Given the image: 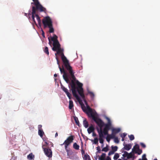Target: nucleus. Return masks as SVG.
I'll list each match as a JSON object with an SVG mask.
<instances>
[{
	"label": "nucleus",
	"instance_id": "42",
	"mask_svg": "<svg viewBox=\"0 0 160 160\" xmlns=\"http://www.w3.org/2000/svg\"><path fill=\"white\" fill-rule=\"evenodd\" d=\"M67 158L72 160H74L76 159V157L75 155H73L72 156H69L68 157H67Z\"/></svg>",
	"mask_w": 160,
	"mask_h": 160
},
{
	"label": "nucleus",
	"instance_id": "5",
	"mask_svg": "<svg viewBox=\"0 0 160 160\" xmlns=\"http://www.w3.org/2000/svg\"><path fill=\"white\" fill-rule=\"evenodd\" d=\"M31 4L34 5V6H32V11L33 7L34 8V9L36 11H38L40 12H45L46 11V9L42 6L39 1H38L37 2L35 1L31 3Z\"/></svg>",
	"mask_w": 160,
	"mask_h": 160
},
{
	"label": "nucleus",
	"instance_id": "62",
	"mask_svg": "<svg viewBox=\"0 0 160 160\" xmlns=\"http://www.w3.org/2000/svg\"><path fill=\"white\" fill-rule=\"evenodd\" d=\"M142 160H143V159L146 158V154H143L142 156Z\"/></svg>",
	"mask_w": 160,
	"mask_h": 160
},
{
	"label": "nucleus",
	"instance_id": "50",
	"mask_svg": "<svg viewBox=\"0 0 160 160\" xmlns=\"http://www.w3.org/2000/svg\"><path fill=\"white\" fill-rule=\"evenodd\" d=\"M81 143H82V146H81L82 149L81 150V152L82 155H83V154H84L85 153V151L82 149L83 144H82V142Z\"/></svg>",
	"mask_w": 160,
	"mask_h": 160
},
{
	"label": "nucleus",
	"instance_id": "63",
	"mask_svg": "<svg viewBox=\"0 0 160 160\" xmlns=\"http://www.w3.org/2000/svg\"><path fill=\"white\" fill-rule=\"evenodd\" d=\"M106 160H111V158L109 156H107Z\"/></svg>",
	"mask_w": 160,
	"mask_h": 160
},
{
	"label": "nucleus",
	"instance_id": "17",
	"mask_svg": "<svg viewBox=\"0 0 160 160\" xmlns=\"http://www.w3.org/2000/svg\"><path fill=\"white\" fill-rule=\"evenodd\" d=\"M42 139L45 143V145H42V146H43V147L45 146L46 147V148H49L50 146L51 147H53V144L52 142H48L47 141L44 139L43 138H42Z\"/></svg>",
	"mask_w": 160,
	"mask_h": 160
},
{
	"label": "nucleus",
	"instance_id": "38",
	"mask_svg": "<svg viewBox=\"0 0 160 160\" xmlns=\"http://www.w3.org/2000/svg\"><path fill=\"white\" fill-rule=\"evenodd\" d=\"M44 52L47 54L48 55L49 54V52L48 51V49L47 47H45L44 49Z\"/></svg>",
	"mask_w": 160,
	"mask_h": 160
},
{
	"label": "nucleus",
	"instance_id": "60",
	"mask_svg": "<svg viewBox=\"0 0 160 160\" xmlns=\"http://www.w3.org/2000/svg\"><path fill=\"white\" fill-rule=\"evenodd\" d=\"M31 15H29V16H28V17H27V18H28V19L29 20V21L30 22V23H31V22H30V20H31V19H32V18H31V16H31Z\"/></svg>",
	"mask_w": 160,
	"mask_h": 160
},
{
	"label": "nucleus",
	"instance_id": "13",
	"mask_svg": "<svg viewBox=\"0 0 160 160\" xmlns=\"http://www.w3.org/2000/svg\"><path fill=\"white\" fill-rule=\"evenodd\" d=\"M60 84L61 88L65 93L68 98L69 99H71L72 98L71 94L69 92L68 90L62 84L61 82Z\"/></svg>",
	"mask_w": 160,
	"mask_h": 160
},
{
	"label": "nucleus",
	"instance_id": "37",
	"mask_svg": "<svg viewBox=\"0 0 160 160\" xmlns=\"http://www.w3.org/2000/svg\"><path fill=\"white\" fill-rule=\"evenodd\" d=\"M113 139H114V141L115 143H119V140L118 137H116L115 136H114V138Z\"/></svg>",
	"mask_w": 160,
	"mask_h": 160
},
{
	"label": "nucleus",
	"instance_id": "33",
	"mask_svg": "<svg viewBox=\"0 0 160 160\" xmlns=\"http://www.w3.org/2000/svg\"><path fill=\"white\" fill-rule=\"evenodd\" d=\"M83 158L84 160H91L90 156L87 153L84 155Z\"/></svg>",
	"mask_w": 160,
	"mask_h": 160
},
{
	"label": "nucleus",
	"instance_id": "30",
	"mask_svg": "<svg viewBox=\"0 0 160 160\" xmlns=\"http://www.w3.org/2000/svg\"><path fill=\"white\" fill-rule=\"evenodd\" d=\"M114 135L112 136V137L108 136L106 137H103V138H104L106 139V141L108 142H109L111 139H113L114 138Z\"/></svg>",
	"mask_w": 160,
	"mask_h": 160
},
{
	"label": "nucleus",
	"instance_id": "27",
	"mask_svg": "<svg viewBox=\"0 0 160 160\" xmlns=\"http://www.w3.org/2000/svg\"><path fill=\"white\" fill-rule=\"evenodd\" d=\"M34 155L32 153L29 154L27 156V158L30 160H34Z\"/></svg>",
	"mask_w": 160,
	"mask_h": 160
},
{
	"label": "nucleus",
	"instance_id": "61",
	"mask_svg": "<svg viewBox=\"0 0 160 160\" xmlns=\"http://www.w3.org/2000/svg\"><path fill=\"white\" fill-rule=\"evenodd\" d=\"M42 125H39L38 126V130L39 129H42Z\"/></svg>",
	"mask_w": 160,
	"mask_h": 160
},
{
	"label": "nucleus",
	"instance_id": "21",
	"mask_svg": "<svg viewBox=\"0 0 160 160\" xmlns=\"http://www.w3.org/2000/svg\"><path fill=\"white\" fill-rule=\"evenodd\" d=\"M132 145L131 143H128L125 145L124 147L122 148V149L125 150L127 151H129L132 148Z\"/></svg>",
	"mask_w": 160,
	"mask_h": 160
},
{
	"label": "nucleus",
	"instance_id": "29",
	"mask_svg": "<svg viewBox=\"0 0 160 160\" xmlns=\"http://www.w3.org/2000/svg\"><path fill=\"white\" fill-rule=\"evenodd\" d=\"M44 133L42 129H39L38 130V134L42 138Z\"/></svg>",
	"mask_w": 160,
	"mask_h": 160
},
{
	"label": "nucleus",
	"instance_id": "11",
	"mask_svg": "<svg viewBox=\"0 0 160 160\" xmlns=\"http://www.w3.org/2000/svg\"><path fill=\"white\" fill-rule=\"evenodd\" d=\"M56 59L57 60V64L58 65V67L60 70V71L61 74L63 73V74L62 75H64V76H66L68 78V73L65 71L64 69L65 68L63 66V67L62 68H61L59 65L58 59L57 56H56Z\"/></svg>",
	"mask_w": 160,
	"mask_h": 160
},
{
	"label": "nucleus",
	"instance_id": "23",
	"mask_svg": "<svg viewBox=\"0 0 160 160\" xmlns=\"http://www.w3.org/2000/svg\"><path fill=\"white\" fill-rule=\"evenodd\" d=\"M69 102V109L70 110H72V109H73L74 106L73 101L72 100L70 99Z\"/></svg>",
	"mask_w": 160,
	"mask_h": 160
},
{
	"label": "nucleus",
	"instance_id": "12",
	"mask_svg": "<svg viewBox=\"0 0 160 160\" xmlns=\"http://www.w3.org/2000/svg\"><path fill=\"white\" fill-rule=\"evenodd\" d=\"M66 69L68 72L72 79V80H74L75 81V82H76L78 80L76 79L74 76V72L72 69V67H71V68H69Z\"/></svg>",
	"mask_w": 160,
	"mask_h": 160
},
{
	"label": "nucleus",
	"instance_id": "8",
	"mask_svg": "<svg viewBox=\"0 0 160 160\" xmlns=\"http://www.w3.org/2000/svg\"><path fill=\"white\" fill-rule=\"evenodd\" d=\"M110 129H108V128H105V127L103 129V131H102L101 129H99L98 128H97V132L99 134H101L103 136L106 137L108 136L112 137V135L111 134H109L108 133V131Z\"/></svg>",
	"mask_w": 160,
	"mask_h": 160
},
{
	"label": "nucleus",
	"instance_id": "24",
	"mask_svg": "<svg viewBox=\"0 0 160 160\" xmlns=\"http://www.w3.org/2000/svg\"><path fill=\"white\" fill-rule=\"evenodd\" d=\"M99 139H98V140L99 141V142L100 143H104V140L103 138V137L101 134H100L99 133Z\"/></svg>",
	"mask_w": 160,
	"mask_h": 160
},
{
	"label": "nucleus",
	"instance_id": "31",
	"mask_svg": "<svg viewBox=\"0 0 160 160\" xmlns=\"http://www.w3.org/2000/svg\"><path fill=\"white\" fill-rule=\"evenodd\" d=\"M109 146L107 144L105 147H103L102 148V151L105 152H107L109 150Z\"/></svg>",
	"mask_w": 160,
	"mask_h": 160
},
{
	"label": "nucleus",
	"instance_id": "49",
	"mask_svg": "<svg viewBox=\"0 0 160 160\" xmlns=\"http://www.w3.org/2000/svg\"><path fill=\"white\" fill-rule=\"evenodd\" d=\"M122 153H123L125 155L126 157V158H128V152L126 151H122Z\"/></svg>",
	"mask_w": 160,
	"mask_h": 160
},
{
	"label": "nucleus",
	"instance_id": "36",
	"mask_svg": "<svg viewBox=\"0 0 160 160\" xmlns=\"http://www.w3.org/2000/svg\"><path fill=\"white\" fill-rule=\"evenodd\" d=\"M120 155L119 154L117 153H115L114 154L113 158L114 160H117L119 157Z\"/></svg>",
	"mask_w": 160,
	"mask_h": 160
},
{
	"label": "nucleus",
	"instance_id": "14",
	"mask_svg": "<svg viewBox=\"0 0 160 160\" xmlns=\"http://www.w3.org/2000/svg\"><path fill=\"white\" fill-rule=\"evenodd\" d=\"M34 8L33 7L32 8V15H31V20H32V22H31V23L32 24V25H33L34 24L36 25L37 26H38V24L36 22L35 18L36 17L35 16V14H36V11H35L34 9Z\"/></svg>",
	"mask_w": 160,
	"mask_h": 160
},
{
	"label": "nucleus",
	"instance_id": "43",
	"mask_svg": "<svg viewBox=\"0 0 160 160\" xmlns=\"http://www.w3.org/2000/svg\"><path fill=\"white\" fill-rule=\"evenodd\" d=\"M67 155L68 157L69 156H70V155H71L73 153V152L71 150H69L67 152Z\"/></svg>",
	"mask_w": 160,
	"mask_h": 160
},
{
	"label": "nucleus",
	"instance_id": "47",
	"mask_svg": "<svg viewBox=\"0 0 160 160\" xmlns=\"http://www.w3.org/2000/svg\"><path fill=\"white\" fill-rule=\"evenodd\" d=\"M96 149H97V152H98V153H101V149H100V148L99 146H97L96 147Z\"/></svg>",
	"mask_w": 160,
	"mask_h": 160
},
{
	"label": "nucleus",
	"instance_id": "26",
	"mask_svg": "<svg viewBox=\"0 0 160 160\" xmlns=\"http://www.w3.org/2000/svg\"><path fill=\"white\" fill-rule=\"evenodd\" d=\"M83 126L85 128H87L88 127L89 125L86 119H85L83 120Z\"/></svg>",
	"mask_w": 160,
	"mask_h": 160
},
{
	"label": "nucleus",
	"instance_id": "46",
	"mask_svg": "<svg viewBox=\"0 0 160 160\" xmlns=\"http://www.w3.org/2000/svg\"><path fill=\"white\" fill-rule=\"evenodd\" d=\"M127 135V133L125 132H124L120 134V137L122 138H124Z\"/></svg>",
	"mask_w": 160,
	"mask_h": 160
},
{
	"label": "nucleus",
	"instance_id": "3",
	"mask_svg": "<svg viewBox=\"0 0 160 160\" xmlns=\"http://www.w3.org/2000/svg\"><path fill=\"white\" fill-rule=\"evenodd\" d=\"M82 101H83L85 104L86 105V107L84 105H83V106H81L82 109L83 111L87 114L88 118L91 119L92 117L90 115V113L91 112L93 116H94V115L95 114V111H96L95 110H94L93 111H92V109L88 105L85 98L82 99Z\"/></svg>",
	"mask_w": 160,
	"mask_h": 160
},
{
	"label": "nucleus",
	"instance_id": "55",
	"mask_svg": "<svg viewBox=\"0 0 160 160\" xmlns=\"http://www.w3.org/2000/svg\"><path fill=\"white\" fill-rule=\"evenodd\" d=\"M87 131H88V133L89 134H90L91 132H93V131L92 130L90 129H89V128H88V129H87Z\"/></svg>",
	"mask_w": 160,
	"mask_h": 160
},
{
	"label": "nucleus",
	"instance_id": "4",
	"mask_svg": "<svg viewBox=\"0 0 160 160\" xmlns=\"http://www.w3.org/2000/svg\"><path fill=\"white\" fill-rule=\"evenodd\" d=\"M51 45L53 47L52 48V51L56 52L55 53L56 57L57 56V54H59L60 53L61 51L63 52L64 49L61 48V44H60L58 40L54 41L53 42H51Z\"/></svg>",
	"mask_w": 160,
	"mask_h": 160
},
{
	"label": "nucleus",
	"instance_id": "15",
	"mask_svg": "<svg viewBox=\"0 0 160 160\" xmlns=\"http://www.w3.org/2000/svg\"><path fill=\"white\" fill-rule=\"evenodd\" d=\"M58 36L55 34H54L53 36H50V37H48V38L49 41V44L51 47H52V46L51 45V41L52 42L54 41L58 40Z\"/></svg>",
	"mask_w": 160,
	"mask_h": 160
},
{
	"label": "nucleus",
	"instance_id": "57",
	"mask_svg": "<svg viewBox=\"0 0 160 160\" xmlns=\"http://www.w3.org/2000/svg\"><path fill=\"white\" fill-rule=\"evenodd\" d=\"M106 156V154L105 153H102L100 156H101V157H102V158H104Z\"/></svg>",
	"mask_w": 160,
	"mask_h": 160
},
{
	"label": "nucleus",
	"instance_id": "64",
	"mask_svg": "<svg viewBox=\"0 0 160 160\" xmlns=\"http://www.w3.org/2000/svg\"><path fill=\"white\" fill-rule=\"evenodd\" d=\"M98 157H99V156L98 155H96L94 157V158L95 160H97V158H98Z\"/></svg>",
	"mask_w": 160,
	"mask_h": 160
},
{
	"label": "nucleus",
	"instance_id": "7",
	"mask_svg": "<svg viewBox=\"0 0 160 160\" xmlns=\"http://www.w3.org/2000/svg\"><path fill=\"white\" fill-rule=\"evenodd\" d=\"M62 77L63 79L65 80L66 82L68 84L69 88H71V89H70V90L71 91H72V83H73L74 84L75 87H76V86H77L78 84H79V83H80L78 80H77L76 82H75V81L72 80H71L70 81H69V80L68 79L69 76L67 78L66 76H64V75H62Z\"/></svg>",
	"mask_w": 160,
	"mask_h": 160
},
{
	"label": "nucleus",
	"instance_id": "16",
	"mask_svg": "<svg viewBox=\"0 0 160 160\" xmlns=\"http://www.w3.org/2000/svg\"><path fill=\"white\" fill-rule=\"evenodd\" d=\"M111 130L112 131V134L114 135V136H115L116 134L119 132L121 131L120 128H114L112 126Z\"/></svg>",
	"mask_w": 160,
	"mask_h": 160
},
{
	"label": "nucleus",
	"instance_id": "6",
	"mask_svg": "<svg viewBox=\"0 0 160 160\" xmlns=\"http://www.w3.org/2000/svg\"><path fill=\"white\" fill-rule=\"evenodd\" d=\"M60 54L62 56V59L63 62V66L65 69L71 67L69 61L67 59V58L64 56L63 52L61 51Z\"/></svg>",
	"mask_w": 160,
	"mask_h": 160
},
{
	"label": "nucleus",
	"instance_id": "35",
	"mask_svg": "<svg viewBox=\"0 0 160 160\" xmlns=\"http://www.w3.org/2000/svg\"><path fill=\"white\" fill-rule=\"evenodd\" d=\"M135 153H133L132 155H129V156H128V158H129V159H135L136 158V157L135 155Z\"/></svg>",
	"mask_w": 160,
	"mask_h": 160
},
{
	"label": "nucleus",
	"instance_id": "53",
	"mask_svg": "<svg viewBox=\"0 0 160 160\" xmlns=\"http://www.w3.org/2000/svg\"><path fill=\"white\" fill-rule=\"evenodd\" d=\"M114 153L115 152L113 151L112 150L110 151L108 153V156H109L111 155L114 154Z\"/></svg>",
	"mask_w": 160,
	"mask_h": 160
},
{
	"label": "nucleus",
	"instance_id": "10",
	"mask_svg": "<svg viewBox=\"0 0 160 160\" xmlns=\"http://www.w3.org/2000/svg\"><path fill=\"white\" fill-rule=\"evenodd\" d=\"M45 154L49 158H51L52 156V152L51 149L49 148H45L43 146H42Z\"/></svg>",
	"mask_w": 160,
	"mask_h": 160
},
{
	"label": "nucleus",
	"instance_id": "1",
	"mask_svg": "<svg viewBox=\"0 0 160 160\" xmlns=\"http://www.w3.org/2000/svg\"><path fill=\"white\" fill-rule=\"evenodd\" d=\"M90 115L92 117V120L99 127H105V128H108L111 129L112 128V124L110 119L106 115L104 116L105 118L108 121L107 123H105L99 117L98 114L96 111H95L94 116H93L91 113H90Z\"/></svg>",
	"mask_w": 160,
	"mask_h": 160
},
{
	"label": "nucleus",
	"instance_id": "58",
	"mask_svg": "<svg viewBox=\"0 0 160 160\" xmlns=\"http://www.w3.org/2000/svg\"><path fill=\"white\" fill-rule=\"evenodd\" d=\"M28 15H32V10H31V9H29L28 11Z\"/></svg>",
	"mask_w": 160,
	"mask_h": 160
},
{
	"label": "nucleus",
	"instance_id": "44",
	"mask_svg": "<svg viewBox=\"0 0 160 160\" xmlns=\"http://www.w3.org/2000/svg\"><path fill=\"white\" fill-rule=\"evenodd\" d=\"M38 28L41 29V30L42 32V37L44 38H45V35L44 32V31L43 30V29H42V28L41 27V28Z\"/></svg>",
	"mask_w": 160,
	"mask_h": 160
},
{
	"label": "nucleus",
	"instance_id": "2",
	"mask_svg": "<svg viewBox=\"0 0 160 160\" xmlns=\"http://www.w3.org/2000/svg\"><path fill=\"white\" fill-rule=\"evenodd\" d=\"M72 92L73 96L77 99L82 101V99L85 98V96L83 93V84L80 82L76 87H75L74 84L72 83Z\"/></svg>",
	"mask_w": 160,
	"mask_h": 160
},
{
	"label": "nucleus",
	"instance_id": "56",
	"mask_svg": "<svg viewBox=\"0 0 160 160\" xmlns=\"http://www.w3.org/2000/svg\"><path fill=\"white\" fill-rule=\"evenodd\" d=\"M68 139H66L64 142L62 143V144H60V145L61 146H62V145H65V144H66V142H67V141H68Z\"/></svg>",
	"mask_w": 160,
	"mask_h": 160
},
{
	"label": "nucleus",
	"instance_id": "18",
	"mask_svg": "<svg viewBox=\"0 0 160 160\" xmlns=\"http://www.w3.org/2000/svg\"><path fill=\"white\" fill-rule=\"evenodd\" d=\"M87 93L86 95H88L89 94L91 100H93L95 97V94L93 92L90 91L88 88H87Z\"/></svg>",
	"mask_w": 160,
	"mask_h": 160
},
{
	"label": "nucleus",
	"instance_id": "28",
	"mask_svg": "<svg viewBox=\"0 0 160 160\" xmlns=\"http://www.w3.org/2000/svg\"><path fill=\"white\" fill-rule=\"evenodd\" d=\"M74 119L78 127H80V124L78 118L76 116H74Z\"/></svg>",
	"mask_w": 160,
	"mask_h": 160
},
{
	"label": "nucleus",
	"instance_id": "9",
	"mask_svg": "<svg viewBox=\"0 0 160 160\" xmlns=\"http://www.w3.org/2000/svg\"><path fill=\"white\" fill-rule=\"evenodd\" d=\"M52 20L50 17L48 16L44 17L42 20V23L44 28H46L50 25V20Z\"/></svg>",
	"mask_w": 160,
	"mask_h": 160
},
{
	"label": "nucleus",
	"instance_id": "59",
	"mask_svg": "<svg viewBox=\"0 0 160 160\" xmlns=\"http://www.w3.org/2000/svg\"><path fill=\"white\" fill-rule=\"evenodd\" d=\"M97 136V134L94 132H93L92 133V136L93 137H95Z\"/></svg>",
	"mask_w": 160,
	"mask_h": 160
},
{
	"label": "nucleus",
	"instance_id": "52",
	"mask_svg": "<svg viewBox=\"0 0 160 160\" xmlns=\"http://www.w3.org/2000/svg\"><path fill=\"white\" fill-rule=\"evenodd\" d=\"M88 128H89L90 129L92 130V131L93 132L95 130V128L92 125L90 126Z\"/></svg>",
	"mask_w": 160,
	"mask_h": 160
},
{
	"label": "nucleus",
	"instance_id": "51",
	"mask_svg": "<svg viewBox=\"0 0 160 160\" xmlns=\"http://www.w3.org/2000/svg\"><path fill=\"white\" fill-rule=\"evenodd\" d=\"M140 144L142 148H146V145L144 143L141 142Z\"/></svg>",
	"mask_w": 160,
	"mask_h": 160
},
{
	"label": "nucleus",
	"instance_id": "45",
	"mask_svg": "<svg viewBox=\"0 0 160 160\" xmlns=\"http://www.w3.org/2000/svg\"><path fill=\"white\" fill-rule=\"evenodd\" d=\"M71 142H70L69 143H68V144H65V149L66 151V152H67V151H68L69 150H68V146L70 145V144L71 143Z\"/></svg>",
	"mask_w": 160,
	"mask_h": 160
},
{
	"label": "nucleus",
	"instance_id": "41",
	"mask_svg": "<svg viewBox=\"0 0 160 160\" xmlns=\"http://www.w3.org/2000/svg\"><path fill=\"white\" fill-rule=\"evenodd\" d=\"M82 136L83 138V139L86 141H88V140H89L87 136H85L82 133H81Z\"/></svg>",
	"mask_w": 160,
	"mask_h": 160
},
{
	"label": "nucleus",
	"instance_id": "32",
	"mask_svg": "<svg viewBox=\"0 0 160 160\" xmlns=\"http://www.w3.org/2000/svg\"><path fill=\"white\" fill-rule=\"evenodd\" d=\"M73 148L76 150L79 149L80 147L79 145H78L76 142L74 143L73 145Z\"/></svg>",
	"mask_w": 160,
	"mask_h": 160
},
{
	"label": "nucleus",
	"instance_id": "39",
	"mask_svg": "<svg viewBox=\"0 0 160 160\" xmlns=\"http://www.w3.org/2000/svg\"><path fill=\"white\" fill-rule=\"evenodd\" d=\"M142 151L141 149L139 148L136 151V154H137L138 155H140L142 153Z\"/></svg>",
	"mask_w": 160,
	"mask_h": 160
},
{
	"label": "nucleus",
	"instance_id": "25",
	"mask_svg": "<svg viewBox=\"0 0 160 160\" xmlns=\"http://www.w3.org/2000/svg\"><path fill=\"white\" fill-rule=\"evenodd\" d=\"M91 140L93 144L98 145V139L96 137L94 138V140L89 139Z\"/></svg>",
	"mask_w": 160,
	"mask_h": 160
},
{
	"label": "nucleus",
	"instance_id": "54",
	"mask_svg": "<svg viewBox=\"0 0 160 160\" xmlns=\"http://www.w3.org/2000/svg\"><path fill=\"white\" fill-rule=\"evenodd\" d=\"M135 146H134L133 148L132 149V152L133 153L136 154V150L135 149Z\"/></svg>",
	"mask_w": 160,
	"mask_h": 160
},
{
	"label": "nucleus",
	"instance_id": "19",
	"mask_svg": "<svg viewBox=\"0 0 160 160\" xmlns=\"http://www.w3.org/2000/svg\"><path fill=\"white\" fill-rule=\"evenodd\" d=\"M35 16H36L38 23V26H37L38 27V28H41L42 26L41 20L39 16L37 13V12H36V14H35Z\"/></svg>",
	"mask_w": 160,
	"mask_h": 160
},
{
	"label": "nucleus",
	"instance_id": "20",
	"mask_svg": "<svg viewBox=\"0 0 160 160\" xmlns=\"http://www.w3.org/2000/svg\"><path fill=\"white\" fill-rule=\"evenodd\" d=\"M47 28H49V32L50 33H53L54 32V28L53 27L52 22V20H50V25Z\"/></svg>",
	"mask_w": 160,
	"mask_h": 160
},
{
	"label": "nucleus",
	"instance_id": "48",
	"mask_svg": "<svg viewBox=\"0 0 160 160\" xmlns=\"http://www.w3.org/2000/svg\"><path fill=\"white\" fill-rule=\"evenodd\" d=\"M134 146H135V149L136 150H138V149L140 148V146H139V144L137 143H136L135 144V145Z\"/></svg>",
	"mask_w": 160,
	"mask_h": 160
},
{
	"label": "nucleus",
	"instance_id": "40",
	"mask_svg": "<svg viewBox=\"0 0 160 160\" xmlns=\"http://www.w3.org/2000/svg\"><path fill=\"white\" fill-rule=\"evenodd\" d=\"M128 137L129 138L130 140L131 141L133 140L135 138L134 136V135H133L132 134H131L130 135H128Z\"/></svg>",
	"mask_w": 160,
	"mask_h": 160
},
{
	"label": "nucleus",
	"instance_id": "34",
	"mask_svg": "<svg viewBox=\"0 0 160 160\" xmlns=\"http://www.w3.org/2000/svg\"><path fill=\"white\" fill-rule=\"evenodd\" d=\"M118 148V146H113L112 145L111 146V148L112 149V151H113L114 152L117 151Z\"/></svg>",
	"mask_w": 160,
	"mask_h": 160
},
{
	"label": "nucleus",
	"instance_id": "22",
	"mask_svg": "<svg viewBox=\"0 0 160 160\" xmlns=\"http://www.w3.org/2000/svg\"><path fill=\"white\" fill-rule=\"evenodd\" d=\"M67 139H68V141H67V142L66 143L68 144L70 142H71V143L72 142L73 140L74 139V137L72 135H71L70 136L68 137Z\"/></svg>",
	"mask_w": 160,
	"mask_h": 160
}]
</instances>
